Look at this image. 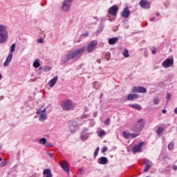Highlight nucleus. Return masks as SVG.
Instances as JSON below:
<instances>
[{"mask_svg": "<svg viewBox=\"0 0 177 177\" xmlns=\"http://www.w3.org/2000/svg\"><path fill=\"white\" fill-rule=\"evenodd\" d=\"M86 48L85 46L82 47L79 49L74 50L70 53L67 54L64 57V63H67L69 60H71L72 59H78L81 53H84V50H86Z\"/></svg>", "mask_w": 177, "mask_h": 177, "instance_id": "nucleus-1", "label": "nucleus"}, {"mask_svg": "<svg viewBox=\"0 0 177 177\" xmlns=\"http://www.w3.org/2000/svg\"><path fill=\"white\" fill-rule=\"evenodd\" d=\"M8 41V31L6 26L0 25V44H5Z\"/></svg>", "mask_w": 177, "mask_h": 177, "instance_id": "nucleus-2", "label": "nucleus"}, {"mask_svg": "<svg viewBox=\"0 0 177 177\" xmlns=\"http://www.w3.org/2000/svg\"><path fill=\"white\" fill-rule=\"evenodd\" d=\"M62 107L63 110L66 111H70V110H74L75 109V106L73 103V101L70 100H65L62 102Z\"/></svg>", "mask_w": 177, "mask_h": 177, "instance_id": "nucleus-3", "label": "nucleus"}, {"mask_svg": "<svg viewBox=\"0 0 177 177\" xmlns=\"http://www.w3.org/2000/svg\"><path fill=\"white\" fill-rule=\"evenodd\" d=\"M145 124H146V122H145L143 119L139 120L136 126V128H133V131H138V132H140V131L142 130L145 127Z\"/></svg>", "mask_w": 177, "mask_h": 177, "instance_id": "nucleus-4", "label": "nucleus"}, {"mask_svg": "<svg viewBox=\"0 0 177 177\" xmlns=\"http://www.w3.org/2000/svg\"><path fill=\"white\" fill-rule=\"evenodd\" d=\"M133 93H146L147 90L143 86H134L131 89Z\"/></svg>", "mask_w": 177, "mask_h": 177, "instance_id": "nucleus-5", "label": "nucleus"}, {"mask_svg": "<svg viewBox=\"0 0 177 177\" xmlns=\"http://www.w3.org/2000/svg\"><path fill=\"white\" fill-rule=\"evenodd\" d=\"M97 46V41L93 40L90 42V44L87 46V51L88 53L93 52L95 50V48Z\"/></svg>", "mask_w": 177, "mask_h": 177, "instance_id": "nucleus-6", "label": "nucleus"}, {"mask_svg": "<svg viewBox=\"0 0 177 177\" xmlns=\"http://www.w3.org/2000/svg\"><path fill=\"white\" fill-rule=\"evenodd\" d=\"M36 114H40L39 118V121H45V120H46V108H45L44 110L38 109Z\"/></svg>", "mask_w": 177, "mask_h": 177, "instance_id": "nucleus-7", "label": "nucleus"}, {"mask_svg": "<svg viewBox=\"0 0 177 177\" xmlns=\"http://www.w3.org/2000/svg\"><path fill=\"white\" fill-rule=\"evenodd\" d=\"M73 0H64L62 4V9L64 12H68L70 7L71 6V2Z\"/></svg>", "mask_w": 177, "mask_h": 177, "instance_id": "nucleus-8", "label": "nucleus"}, {"mask_svg": "<svg viewBox=\"0 0 177 177\" xmlns=\"http://www.w3.org/2000/svg\"><path fill=\"white\" fill-rule=\"evenodd\" d=\"M145 145V142H139L138 145H134L132 151L133 154H136V153H140L142 151V146Z\"/></svg>", "mask_w": 177, "mask_h": 177, "instance_id": "nucleus-9", "label": "nucleus"}, {"mask_svg": "<svg viewBox=\"0 0 177 177\" xmlns=\"http://www.w3.org/2000/svg\"><path fill=\"white\" fill-rule=\"evenodd\" d=\"M165 68H169L171 66H174V59L167 58L162 62Z\"/></svg>", "mask_w": 177, "mask_h": 177, "instance_id": "nucleus-10", "label": "nucleus"}, {"mask_svg": "<svg viewBox=\"0 0 177 177\" xmlns=\"http://www.w3.org/2000/svg\"><path fill=\"white\" fill-rule=\"evenodd\" d=\"M129 15H131L129 8L126 6L121 12V17H123V19H128V17H129Z\"/></svg>", "mask_w": 177, "mask_h": 177, "instance_id": "nucleus-11", "label": "nucleus"}, {"mask_svg": "<svg viewBox=\"0 0 177 177\" xmlns=\"http://www.w3.org/2000/svg\"><path fill=\"white\" fill-rule=\"evenodd\" d=\"M144 164L145 165L144 167V172H149V170L151 168L153 163L149 160V159H144Z\"/></svg>", "mask_w": 177, "mask_h": 177, "instance_id": "nucleus-12", "label": "nucleus"}, {"mask_svg": "<svg viewBox=\"0 0 177 177\" xmlns=\"http://www.w3.org/2000/svg\"><path fill=\"white\" fill-rule=\"evenodd\" d=\"M117 12H118V7L115 5L109 8L108 10V13L111 15V16H117Z\"/></svg>", "mask_w": 177, "mask_h": 177, "instance_id": "nucleus-13", "label": "nucleus"}, {"mask_svg": "<svg viewBox=\"0 0 177 177\" xmlns=\"http://www.w3.org/2000/svg\"><path fill=\"white\" fill-rule=\"evenodd\" d=\"M60 166L61 168H62V169H64V171H65V172H67L68 174V172H70V168L68 167V165H67V162L66 161H62L60 162Z\"/></svg>", "mask_w": 177, "mask_h": 177, "instance_id": "nucleus-14", "label": "nucleus"}, {"mask_svg": "<svg viewBox=\"0 0 177 177\" xmlns=\"http://www.w3.org/2000/svg\"><path fill=\"white\" fill-rule=\"evenodd\" d=\"M139 5L140 6H141V8H143L144 9H149V8H150V4L146 0H141L139 2Z\"/></svg>", "mask_w": 177, "mask_h": 177, "instance_id": "nucleus-15", "label": "nucleus"}, {"mask_svg": "<svg viewBox=\"0 0 177 177\" xmlns=\"http://www.w3.org/2000/svg\"><path fill=\"white\" fill-rule=\"evenodd\" d=\"M12 57H13V53H9L8 56L3 63L4 67H8V65L10 64V62H12Z\"/></svg>", "mask_w": 177, "mask_h": 177, "instance_id": "nucleus-16", "label": "nucleus"}, {"mask_svg": "<svg viewBox=\"0 0 177 177\" xmlns=\"http://www.w3.org/2000/svg\"><path fill=\"white\" fill-rule=\"evenodd\" d=\"M59 79V77L55 76L53 77L51 80L49 81L48 85L50 88H53L55 85L56 84V82H57V80Z\"/></svg>", "mask_w": 177, "mask_h": 177, "instance_id": "nucleus-17", "label": "nucleus"}, {"mask_svg": "<svg viewBox=\"0 0 177 177\" xmlns=\"http://www.w3.org/2000/svg\"><path fill=\"white\" fill-rule=\"evenodd\" d=\"M165 129V127L164 126H159L158 127V129L156 131V133L158 136H162V133H164V131Z\"/></svg>", "mask_w": 177, "mask_h": 177, "instance_id": "nucleus-18", "label": "nucleus"}, {"mask_svg": "<svg viewBox=\"0 0 177 177\" xmlns=\"http://www.w3.org/2000/svg\"><path fill=\"white\" fill-rule=\"evenodd\" d=\"M99 164L101 165H105V164H107L109 162V159L104 156H102L99 160H98Z\"/></svg>", "mask_w": 177, "mask_h": 177, "instance_id": "nucleus-19", "label": "nucleus"}, {"mask_svg": "<svg viewBox=\"0 0 177 177\" xmlns=\"http://www.w3.org/2000/svg\"><path fill=\"white\" fill-rule=\"evenodd\" d=\"M43 175L46 177H53L52 174V171H50V169H46L43 171Z\"/></svg>", "mask_w": 177, "mask_h": 177, "instance_id": "nucleus-20", "label": "nucleus"}, {"mask_svg": "<svg viewBox=\"0 0 177 177\" xmlns=\"http://www.w3.org/2000/svg\"><path fill=\"white\" fill-rule=\"evenodd\" d=\"M138 97H139V95L131 93L127 96V100H135V99H138Z\"/></svg>", "mask_w": 177, "mask_h": 177, "instance_id": "nucleus-21", "label": "nucleus"}, {"mask_svg": "<svg viewBox=\"0 0 177 177\" xmlns=\"http://www.w3.org/2000/svg\"><path fill=\"white\" fill-rule=\"evenodd\" d=\"M108 42L109 45H115V44H117V42H118V37H112L109 39Z\"/></svg>", "mask_w": 177, "mask_h": 177, "instance_id": "nucleus-22", "label": "nucleus"}, {"mask_svg": "<svg viewBox=\"0 0 177 177\" xmlns=\"http://www.w3.org/2000/svg\"><path fill=\"white\" fill-rule=\"evenodd\" d=\"M129 106L132 109H136V110H138V111H140V110H142V106H140V105L138 104H130Z\"/></svg>", "mask_w": 177, "mask_h": 177, "instance_id": "nucleus-23", "label": "nucleus"}, {"mask_svg": "<svg viewBox=\"0 0 177 177\" xmlns=\"http://www.w3.org/2000/svg\"><path fill=\"white\" fill-rule=\"evenodd\" d=\"M41 64H39V59H35V62L33 63V67L35 68H38Z\"/></svg>", "mask_w": 177, "mask_h": 177, "instance_id": "nucleus-24", "label": "nucleus"}, {"mask_svg": "<svg viewBox=\"0 0 177 177\" xmlns=\"http://www.w3.org/2000/svg\"><path fill=\"white\" fill-rule=\"evenodd\" d=\"M122 135H123V137L125 138V139H129V138H131V133L127 131H123Z\"/></svg>", "mask_w": 177, "mask_h": 177, "instance_id": "nucleus-25", "label": "nucleus"}, {"mask_svg": "<svg viewBox=\"0 0 177 177\" xmlns=\"http://www.w3.org/2000/svg\"><path fill=\"white\" fill-rule=\"evenodd\" d=\"M122 55L125 57H128L129 56V51L128 50V49L124 48L123 52H122Z\"/></svg>", "mask_w": 177, "mask_h": 177, "instance_id": "nucleus-26", "label": "nucleus"}, {"mask_svg": "<svg viewBox=\"0 0 177 177\" xmlns=\"http://www.w3.org/2000/svg\"><path fill=\"white\" fill-rule=\"evenodd\" d=\"M100 86V82H94V84H93L94 89H99Z\"/></svg>", "mask_w": 177, "mask_h": 177, "instance_id": "nucleus-27", "label": "nucleus"}, {"mask_svg": "<svg viewBox=\"0 0 177 177\" xmlns=\"http://www.w3.org/2000/svg\"><path fill=\"white\" fill-rule=\"evenodd\" d=\"M15 49H16V44H12L10 46V53H13L15 52Z\"/></svg>", "mask_w": 177, "mask_h": 177, "instance_id": "nucleus-28", "label": "nucleus"}, {"mask_svg": "<svg viewBox=\"0 0 177 177\" xmlns=\"http://www.w3.org/2000/svg\"><path fill=\"white\" fill-rule=\"evenodd\" d=\"M39 142L40 143V145H46V138H41Z\"/></svg>", "mask_w": 177, "mask_h": 177, "instance_id": "nucleus-29", "label": "nucleus"}, {"mask_svg": "<svg viewBox=\"0 0 177 177\" xmlns=\"http://www.w3.org/2000/svg\"><path fill=\"white\" fill-rule=\"evenodd\" d=\"M140 133H130V138H132V139H135V138H138Z\"/></svg>", "mask_w": 177, "mask_h": 177, "instance_id": "nucleus-30", "label": "nucleus"}, {"mask_svg": "<svg viewBox=\"0 0 177 177\" xmlns=\"http://www.w3.org/2000/svg\"><path fill=\"white\" fill-rule=\"evenodd\" d=\"M104 135H106V131L104 130H102L99 132L98 136L102 138V136H104Z\"/></svg>", "mask_w": 177, "mask_h": 177, "instance_id": "nucleus-31", "label": "nucleus"}, {"mask_svg": "<svg viewBox=\"0 0 177 177\" xmlns=\"http://www.w3.org/2000/svg\"><path fill=\"white\" fill-rule=\"evenodd\" d=\"M99 150H100V149L99 148V147H97L94 152L95 158H96V157H97V154H99Z\"/></svg>", "mask_w": 177, "mask_h": 177, "instance_id": "nucleus-32", "label": "nucleus"}, {"mask_svg": "<svg viewBox=\"0 0 177 177\" xmlns=\"http://www.w3.org/2000/svg\"><path fill=\"white\" fill-rule=\"evenodd\" d=\"M174 145H175L174 144V142L169 143V145H168V149L169 150H174Z\"/></svg>", "mask_w": 177, "mask_h": 177, "instance_id": "nucleus-33", "label": "nucleus"}, {"mask_svg": "<svg viewBox=\"0 0 177 177\" xmlns=\"http://www.w3.org/2000/svg\"><path fill=\"white\" fill-rule=\"evenodd\" d=\"M105 125H110V118H108L104 122Z\"/></svg>", "mask_w": 177, "mask_h": 177, "instance_id": "nucleus-34", "label": "nucleus"}, {"mask_svg": "<svg viewBox=\"0 0 177 177\" xmlns=\"http://www.w3.org/2000/svg\"><path fill=\"white\" fill-rule=\"evenodd\" d=\"M171 97H172V95L170 93H167V102H169V100H171Z\"/></svg>", "mask_w": 177, "mask_h": 177, "instance_id": "nucleus-35", "label": "nucleus"}, {"mask_svg": "<svg viewBox=\"0 0 177 177\" xmlns=\"http://www.w3.org/2000/svg\"><path fill=\"white\" fill-rule=\"evenodd\" d=\"M50 70H52V68L50 66H46L44 68V71L46 72L50 71Z\"/></svg>", "mask_w": 177, "mask_h": 177, "instance_id": "nucleus-36", "label": "nucleus"}, {"mask_svg": "<svg viewBox=\"0 0 177 177\" xmlns=\"http://www.w3.org/2000/svg\"><path fill=\"white\" fill-rule=\"evenodd\" d=\"M107 150H108L107 147H104L102 149V153H106V151H107Z\"/></svg>", "mask_w": 177, "mask_h": 177, "instance_id": "nucleus-37", "label": "nucleus"}, {"mask_svg": "<svg viewBox=\"0 0 177 177\" xmlns=\"http://www.w3.org/2000/svg\"><path fill=\"white\" fill-rule=\"evenodd\" d=\"M44 146H45L46 147H52V145H50V144H49V143H46V144L44 145Z\"/></svg>", "mask_w": 177, "mask_h": 177, "instance_id": "nucleus-38", "label": "nucleus"}, {"mask_svg": "<svg viewBox=\"0 0 177 177\" xmlns=\"http://www.w3.org/2000/svg\"><path fill=\"white\" fill-rule=\"evenodd\" d=\"M37 42H38V44H42V42H44V39H39L37 40Z\"/></svg>", "mask_w": 177, "mask_h": 177, "instance_id": "nucleus-39", "label": "nucleus"}, {"mask_svg": "<svg viewBox=\"0 0 177 177\" xmlns=\"http://www.w3.org/2000/svg\"><path fill=\"white\" fill-rule=\"evenodd\" d=\"M48 156L50 157V158H53V154L52 153H48Z\"/></svg>", "mask_w": 177, "mask_h": 177, "instance_id": "nucleus-40", "label": "nucleus"}, {"mask_svg": "<svg viewBox=\"0 0 177 177\" xmlns=\"http://www.w3.org/2000/svg\"><path fill=\"white\" fill-rule=\"evenodd\" d=\"M173 169H174V171H176V170H177V166H176V165H174V166H173Z\"/></svg>", "mask_w": 177, "mask_h": 177, "instance_id": "nucleus-41", "label": "nucleus"}, {"mask_svg": "<svg viewBox=\"0 0 177 177\" xmlns=\"http://www.w3.org/2000/svg\"><path fill=\"white\" fill-rule=\"evenodd\" d=\"M84 37H89V33L88 32H86L84 34Z\"/></svg>", "mask_w": 177, "mask_h": 177, "instance_id": "nucleus-42", "label": "nucleus"}, {"mask_svg": "<svg viewBox=\"0 0 177 177\" xmlns=\"http://www.w3.org/2000/svg\"><path fill=\"white\" fill-rule=\"evenodd\" d=\"M162 112L163 114H167V110L165 109H163Z\"/></svg>", "mask_w": 177, "mask_h": 177, "instance_id": "nucleus-43", "label": "nucleus"}, {"mask_svg": "<svg viewBox=\"0 0 177 177\" xmlns=\"http://www.w3.org/2000/svg\"><path fill=\"white\" fill-rule=\"evenodd\" d=\"M1 165H3V167L6 165V162H2Z\"/></svg>", "mask_w": 177, "mask_h": 177, "instance_id": "nucleus-44", "label": "nucleus"}, {"mask_svg": "<svg viewBox=\"0 0 177 177\" xmlns=\"http://www.w3.org/2000/svg\"><path fill=\"white\" fill-rule=\"evenodd\" d=\"M152 53H153V55H156V50H153Z\"/></svg>", "mask_w": 177, "mask_h": 177, "instance_id": "nucleus-45", "label": "nucleus"}, {"mask_svg": "<svg viewBox=\"0 0 177 177\" xmlns=\"http://www.w3.org/2000/svg\"><path fill=\"white\" fill-rule=\"evenodd\" d=\"M174 113L177 114V107L174 109Z\"/></svg>", "mask_w": 177, "mask_h": 177, "instance_id": "nucleus-46", "label": "nucleus"}, {"mask_svg": "<svg viewBox=\"0 0 177 177\" xmlns=\"http://www.w3.org/2000/svg\"><path fill=\"white\" fill-rule=\"evenodd\" d=\"M154 20H155L154 18H151V19H150V21H154Z\"/></svg>", "mask_w": 177, "mask_h": 177, "instance_id": "nucleus-47", "label": "nucleus"}, {"mask_svg": "<svg viewBox=\"0 0 177 177\" xmlns=\"http://www.w3.org/2000/svg\"><path fill=\"white\" fill-rule=\"evenodd\" d=\"M0 80H2V75L0 73Z\"/></svg>", "mask_w": 177, "mask_h": 177, "instance_id": "nucleus-48", "label": "nucleus"}, {"mask_svg": "<svg viewBox=\"0 0 177 177\" xmlns=\"http://www.w3.org/2000/svg\"><path fill=\"white\" fill-rule=\"evenodd\" d=\"M100 62H101L100 59H98L97 63H100Z\"/></svg>", "mask_w": 177, "mask_h": 177, "instance_id": "nucleus-49", "label": "nucleus"}, {"mask_svg": "<svg viewBox=\"0 0 177 177\" xmlns=\"http://www.w3.org/2000/svg\"><path fill=\"white\" fill-rule=\"evenodd\" d=\"M156 16H160V13H157V14H156Z\"/></svg>", "mask_w": 177, "mask_h": 177, "instance_id": "nucleus-50", "label": "nucleus"}, {"mask_svg": "<svg viewBox=\"0 0 177 177\" xmlns=\"http://www.w3.org/2000/svg\"><path fill=\"white\" fill-rule=\"evenodd\" d=\"M153 103H156V99L153 100Z\"/></svg>", "mask_w": 177, "mask_h": 177, "instance_id": "nucleus-51", "label": "nucleus"}, {"mask_svg": "<svg viewBox=\"0 0 177 177\" xmlns=\"http://www.w3.org/2000/svg\"><path fill=\"white\" fill-rule=\"evenodd\" d=\"M0 161H2V158L0 157Z\"/></svg>", "mask_w": 177, "mask_h": 177, "instance_id": "nucleus-52", "label": "nucleus"}, {"mask_svg": "<svg viewBox=\"0 0 177 177\" xmlns=\"http://www.w3.org/2000/svg\"><path fill=\"white\" fill-rule=\"evenodd\" d=\"M103 96V93L101 94V97Z\"/></svg>", "mask_w": 177, "mask_h": 177, "instance_id": "nucleus-53", "label": "nucleus"}, {"mask_svg": "<svg viewBox=\"0 0 177 177\" xmlns=\"http://www.w3.org/2000/svg\"><path fill=\"white\" fill-rule=\"evenodd\" d=\"M156 104H157V103H158V101L156 100Z\"/></svg>", "mask_w": 177, "mask_h": 177, "instance_id": "nucleus-54", "label": "nucleus"}, {"mask_svg": "<svg viewBox=\"0 0 177 177\" xmlns=\"http://www.w3.org/2000/svg\"><path fill=\"white\" fill-rule=\"evenodd\" d=\"M18 154H20V153L18 152Z\"/></svg>", "mask_w": 177, "mask_h": 177, "instance_id": "nucleus-55", "label": "nucleus"}]
</instances>
